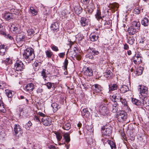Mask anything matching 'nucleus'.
I'll return each instance as SVG.
<instances>
[{
    "label": "nucleus",
    "mask_w": 149,
    "mask_h": 149,
    "mask_svg": "<svg viewBox=\"0 0 149 149\" xmlns=\"http://www.w3.org/2000/svg\"><path fill=\"white\" fill-rule=\"evenodd\" d=\"M3 17L5 19L8 21L13 18L12 14L10 13H6L4 14Z\"/></svg>",
    "instance_id": "nucleus-23"
},
{
    "label": "nucleus",
    "mask_w": 149,
    "mask_h": 149,
    "mask_svg": "<svg viewBox=\"0 0 149 149\" xmlns=\"http://www.w3.org/2000/svg\"><path fill=\"white\" fill-rule=\"evenodd\" d=\"M34 120L38 122L40 121L39 118L37 116H35L34 118Z\"/></svg>",
    "instance_id": "nucleus-63"
},
{
    "label": "nucleus",
    "mask_w": 149,
    "mask_h": 149,
    "mask_svg": "<svg viewBox=\"0 0 149 149\" xmlns=\"http://www.w3.org/2000/svg\"><path fill=\"white\" fill-rule=\"evenodd\" d=\"M143 71L142 67H139L137 68L134 71V73L136 76L141 75Z\"/></svg>",
    "instance_id": "nucleus-19"
},
{
    "label": "nucleus",
    "mask_w": 149,
    "mask_h": 149,
    "mask_svg": "<svg viewBox=\"0 0 149 149\" xmlns=\"http://www.w3.org/2000/svg\"><path fill=\"white\" fill-rule=\"evenodd\" d=\"M21 129L19 125L16 124L15 125L14 131L15 135L17 134L19 132L21 133Z\"/></svg>",
    "instance_id": "nucleus-24"
},
{
    "label": "nucleus",
    "mask_w": 149,
    "mask_h": 149,
    "mask_svg": "<svg viewBox=\"0 0 149 149\" xmlns=\"http://www.w3.org/2000/svg\"><path fill=\"white\" fill-rule=\"evenodd\" d=\"M120 102L122 104V107L123 109H128L129 107L127 102L125 99L122 98Z\"/></svg>",
    "instance_id": "nucleus-16"
},
{
    "label": "nucleus",
    "mask_w": 149,
    "mask_h": 149,
    "mask_svg": "<svg viewBox=\"0 0 149 149\" xmlns=\"http://www.w3.org/2000/svg\"><path fill=\"white\" fill-rule=\"evenodd\" d=\"M141 103L140 105L144 107L149 106V101L147 99L146 97H144L143 99H141Z\"/></svg>",
    "instance_id": "nucleus-18"
},
{
    "label": "nucleus",
    "mask_w": 149,
    "mask_h": 149,
    "mask_svg": "<svg viewBox=\"0 0 149 149\" xmlns=\"http://www.w3.org/2000/svg\"><path fill=\"white\" fill-rule=\"evenodd\" d=\"M23 56L26 61L29 62L32 61L35 57L34 53H33L32 50L29 48H27L24 50Z\"/></svg>",
    "instance_id": "nucleus-1"
},
{
    "label": "nucleus",
    "mask_w": 149,
    "mask_h": 149,
    "mask_svg": "<svg viewBox=\"0 0 149 149\" xmlns=\"http://www.w3.org/2000/svg\"><path fill=\"white\" fill-rule=\"evenodd\" d=\"M62 127L63 129L68 130L71 128V125L70 123H66L63 124Z\"/></svg>",
    "instance_id": "nucleus-35"
},
{
    "label": "nucleus",
    "mask_w": 149,
    "mask_h": 149,
    "mask_svg": "<svg viewBox=\"0 0 149 149\" xmlns=\"http://www.w3.org/2000/svg\"><path fill=\"white\" fill-rule=\"evenodd\" d=\"M132 103L136 105H140L141 103V100L135 98H132Z\"/></svg>",
    "instance_id": "nucleus-39"
},
{
    "label": "nucleus",
    "mask_w": 149,
    "mask_h": 149,
    "mask_svg": "<svg viewBox=\"0 0 149 149\" xmlns=\"http://www.w3.org/2000/svg\"><path fill=\"white\" fill-rule=\"evenodd\" d=\"M27 32L28 33V35L30 36H32V35H33L35 33L33 29H29L27 30Z\"/></svg>",
    "instance_id": "nucleus-45"
},
{
    "label": "nucleus",
    "mask_w": 149,
    "mask_h": 149,
    "mask_svg": "<svg viewBox=\"0 0 149 149\" xmlns=\"http://www.w3.org/2000/svg\"><path fill=\"white\" fill-rule=\"evenodd\" d=\"M8 49L7 46L1 45H0V55L3 56L5 55Z\"/></svg>",
    "instance_id": "nucleus-12"
},
{
    "label": "nucleus",
    "mask_w": 149,
    "mask_h": 149,
    "mask_svg": "<svg viewBox=\"0 0 149 149\" xmlns=\"http://www.w3.org/2000/svg\"><path fill=\"white\" fill-rule=\"evenodd\" d=\"M51 49L53 50L55 52H57L59 50L58 47L54 45H53L51 47Z\"/></svg>",
    "instance_id": "nucleus-52"
},
{
    "label": "nucleus",
    "mask_w": 149,
    "mask_h": 149,
    "mask_svg": "<svg viewBox=\"0 0 149 149\" xmlns=\"http://www.w3.org/2000/svg\"><path fill=\"white\" fill-rule=\"evenodd\" d=\"M45 71L46 70L43 69L41 73V75L45 80H46V79L45 78L47 77Z\"/></svg>",
    "instance_id": "nucleus-49"
},
{
    "label": "nucleus",
    "mask_w": 149,
    "mask_h": 149,
    "mask_svg": "<svg viewBox=\"0 0 149 149\" xmlns=\"http://www.w3.org/2000/svg\"><path fill=\"white\" fill-rule=\"evenodd\" d=\"M55 134L56 135L58 140V141H60L62 138V136L61 134L58 132H56Z\"/></svg>",
    "instance_id": "nucleus-48"
},
{
    "label": "nucleus",
    "mask_w": 149,
    "mask_h": 149,
    "mask_svg": "<svg viewBox=\"0 0 149 149\" xmlns=\"http://www.w3.org/2000/svg\"><path fill=\"white\" fill-rule=\"evenodd\" d=\"M110 7L114 11L117 10L119 7L118 4L116 3H114L111 4L110 5Z\"/></svg>",
    "instance_id": "nucleus-27"
},
{
    "label": "nucleus",
    "mask_w": 149,
    "mask_h": 149,
    "mask_svg": "<svg viewBox=\"0 0 149 149\" xmlns=\"http://www.w3.org/2000/svg\"><path fill=\"white\" fill-rule=\"evenodd\" d=\"M98 38V36H96L94 34H91L90 36V40L93 42L97 40Z\"/></svg>",
    "instance_id": "nucleus-37"
},
{
    "label": "nucleus",
    "mask_w": 149,
    "mask_h": 149,
    "mask_svg": "<svg viewBox=\"0 0 149 149\" xmlns=\"http://www.w3.org/2000/svg\"><path fill=\"white\" fill-rule=\"evenodd\" d=\"M65 55V53L63 52L59 53L58 55L61 58H63Z\"/></svg>",
    "instance_id": "nucleus-61"
},
{
    "label": "nucleus",
    "mask_w": 149,
    "mask_h": 149,
    "mask_svg": "<svg viewBox=\"0 0 149 149\" xmlns=\"http://www.w3.org/2000/svg\"><path fill=\"white\" fill-rule=\"evenodd\" d=\"M118 104L117 103H114L112 105V109L111 111L113 113L117 112L118 109Z\"/></svg>",
    "instance_id": "nucleus-32"
},
{
    "label": "nucleus",
    "mask_w": 149,
    "mask_h": 149,
    "mask_svg": "<svg viewBox=\"0 0 149 149\" xmlns=\"http://www.w3.org/2000/svg\"><path fill=\"white\" fill-rule=\"evenodd\" d=\"M149 22L148 19L146 17H144L141 21V24L145 26L148 25Z\"/></svg>",
    "instance_id": "nucleus-34"
},
{
    "label": "nucleus",
    "mask_w": 149,
    "mask_h": 149,
    "mask_svg": "<svg viewBox=\"0 0 149 149\" xmlns=\"http://www.w3.org/2000/svg\"><path fill=\"white\" fill-rule=\"evenodd\" d=\"M116 117L119 121H124L127 118V113L123 111H119L116 113Z\"/></svg>",
    "instance_id": "nucleus-2"
},
{
    "label": "nucleus",
    "mask_w": 149,
    "mask_h": 149,
    "mask_svg": "<svg viewBox=\"0 0 149 149\" xmlns=\"http://www.w3.org/2000/svg\"><path fill=\"white\" fill-rule=\"evenodd\" d=\"M52 84L50 82H47L46 84H45L46 85L48 89H50L52 86Z\"/></svg>",
    "instance_id": "nucleus-54"
},
{
    "label": "nucleus",
    "mask_w": 149,
    "mask_h": 149,
    "mask_svg": "<svg viewBox=\"0 0 149 149\" xmlns=\"http://www.w3.org/2000/svg\"><path fill=\"white\" fill-rule=\"evenodd\" d=\"M140 24L139 22L133 21L132 23L131 26L136 29H140Z\"/></svg>",
    "instance_id": "nucleus-22"
},
{
    "label": "nucleus",
    "mask_w": 149,
    "mask_h": 149,
    "mask_svg": "<svg viewBox=\"0 0 149 149\" xmlns=\"http://www.w3.org/2000/svg\"><path fill=\"white\" fill-rule=\"evenodd\" d=\"M41 120L43 124L45 126H49L52 123L51 118L47 116L43 117L41 119Z\"/></svg>",
    "instance_id": "nucleus-7"
},
{
    "label": "nucleus",
    "mask_w": 149,
    "mask_h": 149,
    "mask_svg": "<svg viewBox=\"0 0 149 149\" xmlns=\"http://www.w3.org/2000/svg\"><path fill=\"white\" fill-rule=\"evenodd\" d=\"M109 90L110 91H113L117 90L118 88V86L116 84L111 85V86L110 84L109 85Z\"/></svg>",
    "instance_id": "nucleus-33"
},
{
    "label": "nucleus",
    "mask_w": 149,
    "mask_h": 149,
    "mask_svg": "<svg viewBox=\"0 0 149 149\" xmlns=\"http://www.w3.org/2000/svg\"><path fill=\"white\" fill-rule=\"evenodd\" d=\"M43 91V89L41 88H39L37 90L36 92L38 93H41Z\"/></svg>",
    "instance_id": "nucleus-60"
},
{
    "label": "nucleus",
    "mask_w": 149,
    "mask_h": 149,
    "mask_svg": "<svg viewBox=\"0 0 149 149\" xmlns=\"http://www.w3.org/2000/svg\"><path fill=\"white\" fill-rule=\"evenodd\" d=\"M129 46L128 45L126 44L125 43L124 45V48L125 49H129Z\"/></svg>",
    "instance_id": "nucleus-64"
},
{
    "label": "nucleus",
    "mask_w": 149,
    "mask_h": 149,
    "mask_svg": "<svg viewBox=\"0 0 149 149\" xmlns=\"http://www.w3.org/2000/svg\"><path fill=\"white\" fill-rule=\"evenodd\" d=\"M90 112L88 111L87 108H85L83 109L82 111V114L83 116L86 117H88L89 115Z\"/></svg>",
    "instance_id": "nucleus-30"
},
{
    "label": "nucleus",
    "mask_w": 149,
    "mask_h": 149,
    "mask_svg": "<svg viewBox=\"0 0 149 149\" xmlns=\"http://www.w3.org/2000/svg\"><path fill=\"white\" fill-rule=\"evenodd\" d=\"M75 13L77 15L80 14L82 12V8L80 6H75L74 8Z\"/></svg>",
    "instance_id": "nucleus-21"
},
{
    "label": "nucleus",
    "mask_w": 149,
    "mask_h": 149,
    "mask_svg": "<svg viewBox=\"0 0 149 149\" xmlns=\"http://www.w3.org/2000/svg\"><path fill=\"white\" fill-rule=\"evenodd\" d=\"M19 25L17 23H14L12 24L10 29L14 33H18L19 31Z\"/></svg>",
    "instance_id": "nucleus-8"
},
{
    "label": "nucleus",
    "mask_w": 149,
    "mask_h": 149,
    "mask_svg": "<svg viewBox=\"0 0 149 149\" xmlns=\"http://www.w3.org/2000/svg\"><path fill=\"white\" fill-rule=\"evenodd\" d=\"M0 34L3 35L5 34V33L4 32V29H0Z\"/></svg>",
    "instance_id": "nucleus-62"
},
{
    "label": "nucleus",
    "mask_w": 149,
    "mask_h": 149,
    "mask_svg": "<svg viewBox=\"0 0 149 149\" xmlns=\"http://www.w3.org/2000/svg\"><path fill=\"white\" fill-rule=\"evenodd\" d=\"M134 39L133 37H130L128 39V43L132 45L134 43Z\"/></svg>",
    "instance_id": "nucleus-46"
},
{
    "label": "nucleus",
    "mask_w": 149,
    "mask_h": 149,
    "mask_svg": "<svg viewBox=\"0 0 149 149\" xmlns=\"http://www.w3.org/2000/svg\"><path fill=\"white\" fill-rule=\"evenodd\" d=\"M133 61L136 64H137L138 63H139L142 62L141 58H137L136 57L133 58Z\"/></svg>",
    "instance_id": "nucleus-42"
},
{
    "label": "nucleus",
    "mask_w": 149,
    "mask_h": 149,
    "mask_svg": "<svg viewBox=\"0 0 149 149\" xmlns=\"http://www.w3.org/2000/svg\"><path fill=\"white\" fill-rule=\"evenodd\" d=\"M139 41L140 43L143 44L145 43V41H146V38L144 37H141L139 39Z\"/></svg>",
    "instance_id": "nucleus-50"
},
{
    "label": "nucleus",
    "mask_w": 149,
    "mask_h": 149,
    "mask_svg": "<svg viewBox=\"0 0 149 149\" xmlns=\"http://www.w3.org/2000/svg\"><path fill=\"white\" fill-rule=\"evenodd\" d=\"M16 70L17 71L22 70L24 68V65L22 62L18 60L16 62L15 65Z\"/></svg>",
    "instance_id": "nucleus-6"
},
{
    "label": "nucleus",
    "mask_w": 149,
    "mask_h": 149,
    "mask_svg": "<svg viewBox=\"0 0 149 149\" xmlns=\"http://www.w3.org/2000/svg\"><path fill=\"white\" fill-rule=\"evenodd\" d=\"M84 74L88 76H92L93 75V71L91 68H87L84 72Z\"/></svg>",
    "instance_id": "nucleus-25"
},
{
    "label": "nucleus",
    "mask_w": 149,
    "mask_h": 149,
    "mask_svg": "<svg viewBox=\"0 0 149 149\" xmlns=\"http://www.w3.org/2000/svg\"><path fill=\"white\" fill-rule=\"evenodd\" d=\"M102 141L103 142L104 144L105 143H108L109 144L111 147V149H116V146L115 143L109 139H102Z\"/></svg>",
    "instance_id": "nucleus-9"
},
{
    "label": "nucleus",
    "mask_w": 149,
    "mask_h": 149,
    "mask_svg": "<svg viewBox=\"0 0 149 149\" xmlns=\"http://www.w3.org/2000/svg\"><path fill=\"white\" fill-rule=\"evenodd\" d=\"M6 62L8 63L11 64L12 63V60L10 58H6L5 60Z\"/></svg>",
    "instance_id": "nucleus-57"
},
{
    "label": "nucleus",
    "mask_w": 149,
    "mask_h": 149,
    "mask_svg": "<svg viewBox=\"0 0 149 149\" xmlns=\"http://www.w3.org/2000/svg\"><path fill=\"white\" fill-rule=\"evenodd\" d=\"M0 111L3 113H5L6 112V110L3 104L2 101L0 99Z\"/></svg>",
    "instance_id": "nucleus-36"
},
{
    "label": "nucleus",
    "mask_w": 149,
    "mask_h": 149,
    "mask_svg": "<svg viewBox=\"0 0 149 149\" xmlns=\"http://www.w3.org/2000/svg\"><path fill=\"white\" fill-rule=\"evenodd\" d=\"M91 52L94 55H97L99 54V52L94 48H91Z\"/></svg>",
    "instance_id": "nucleus-43"
},
{
    "label": "nucleus",
    "mask_w": 149,
    "mask_h": 149,
    "mask_svg": "<svg viewBox=\"0 0 149 149\" xmlns=\"http://www.w3.org/2000/svg\"><path fill=\"white\" fill-rule=\"evenodd\" d=\"M30 12L33 16L37 14V11L33 7H31L30 8Z\"/></svg>",
    "instance_id": "nucleus-41"
},
{
    "label": "nucleus",
    "mask_w": 149,
    "mask_h": 149,
    "mask_svg": "<svg viewBox=\"0 0 149 149\" xmlns=\"http://www.w3.org/2000/svg\"><path fill=\"white\" fill-rule=\"evenodd\" d=\"M34 88V84L32 83H29L26 85L24 89L26 91L30 93L33 91Z\"/></svg>",
    "instance_id": "nucleus-11"
},
{
    "label": "nucleus",
    "mask_w": 149,
    "mask_h": 149,
    "mask_svg": "<svg viewBox=\"0 0 149 149\" xmlns=\"http://www.w3.org/2000/svg\"><path fill=\"white\" fill-rule=\"evenodd\" d=\"M45 54L47 57L48 58H51L53 55V53L50 50L46 51Z\"/></svg>",
    "instance_id": "nucleus-40"
},
{
    "label": "nucleus",
    "mask_w": 149,
    "mask_h": 149,
    "mask_svg": "<svg viewBox=\"0 0 149 149\" xmlns=\"http://www.w3.org/2000/svg\"><path fill=\"white\" fill-rule=\"evenodd\" d=\"M95 17L96 18L98 21H99L100 20H101V21L102 22V18L101 16V12L100 10L97 9L96 13L95 15Z\"/></svg>",
    "instance_id": "nucleus-20"
},
{
    "label": "nucleus",
    "mask_w": 149,
    "mask_h": 149,
    "mask_svg": "<svg viewBox=\"0 0 149 149\" xmlns=\"http://www.w3.org/2000/svg\"><path fill=\"white\" fill-rule=\"evenodd\" d=\"M86 10V13H91L93 12V11L90 8H88V7L87 6Z\"/></svg>",
    "instance_id": "nucleus-58"
},
{
    "label": "nucleus",
    "mask_w": 149,
    "mask_h": 149,
    "mask_svg": "<svg viewBox=\"0 0 149 149\" xmlns=\"http://www.w3.org/2000/svg\"><path fill=\"white\" fill-rule=\"evenodd\" d=\"M99 111L101 114L104 116L105 115L108 113V109L107 107L103 105L100 107Z\"/></svg>",
    "instance_id": "nucleus-13"
},
{
    "label": "nucleus",
    "mask_w": 149,
    "mask_h": 149,
    "mask_svg": "<svg viewBox=\"0 0 149 149\" xmlns=\"http://www.w3.org/2000/svg\"><path fill=\"white\" fill-rule=\"evenodd\" d=\"M129 90V88L128 86L125 85H123L120 88V91L122 93H124Z\"/></svg>",
    "instance_id": "nucleus-29"
},
{
    "label": "nucleus",
    "mask_w": 149,
    "mask_h": 149,
    "mask_svg": "<svg viewBox=\"0 0 149 149\" xmlns=\"http://www.w3.org/2000/svg\"><path fill=\"white\" fill-rule=\"evenodd\" d=\"M106 74L107 75L106 77L107 78H112V73L110 70H108L106 72Z\"/></svg>",
    "instance_id": "nucleus-44"
},
{
    "label": "nucleus",
    "mask_w": 149,
    "mask_h": 149,
    "mask_svg": "<svg viewBox=\"0 0 149 149\" xmlns=\"http://www.w3.org/2000/svg\"><path fill=\"white\" fill-rule=\"evenodd\" d=\"M68 61L67 60V59L66 58L65 59L64 62V63L65 70L66 69H67V65H68Z\"/></svg>",
    "instance_id": "nucleus-51"
},
{
    "label": "nucleus",
    "mask_w": 149,
    "mask_h": 149,
    "mask_svg": "<svg viewBox=\"0 0 149 149\" xmlns=\"http://www.w3.org/2000/svg\"><path fill=\"white\" fill-rule=\"evenodd\" d=\"M106 126H104L102 128V135L103 137L105 136H109L111 133V129L110 128H107Z\"/></svg>",
    "instance_id": "nucleus-5"
},
{
    "label": "nucleus",
    "mask_w": 149,
    "mask_h": 149,
    "mask_svg": "<svg viewBox=\"0 0 149 149\" xmlns=\"http://www.w3.org/2000/svg\"><path fill=\"white\" fill-rule=\"evenodd\" d=\"M136 29L130 26L127 30V31L130 35H134L136 32Z\"/></svg>",
    "instance_id": "nucleus-28"
},
{
    "label": "nucleus",
    "mask_w": 149,
    "mask_h": 149,
    "mask_svg": "<svg viewBox=\"0 0 149 149\" xmlns=\"http://www.w3.org/2000/svg\"><path fill=\"white\" fill-rule=\"evenodd\" d=\"M5 93L8 97L11 98L12 97L13 93L11 91L6 89L5 90Z\"/></svg>",
    "instance_id": "nucleus-38"
},
{
    "label": "nucleus",
    "mask_w": 149,
    "mask_h": 149,
    "mask_svg": "<svg viewBox=\"0 0 149 149\" xmlns=\"http://www.w3.org/2000/svg\"><path fill=\"white\" fill-rule=\"evenodd\" d=\"M51 107L53 108L54 112H56L60 107L59 105L56 103L52 104Z\"/></svg>",
    "instance_id": "nucleus-26"
},
{
    "label": "nucleus",
    "mask_w": 149,
    "mask_h": 149,
    "mask_svg": "<svg viewBox=\"0 0 149 149\" xmlns=\"http://www.w3.org/2000/svg\"><path fill=\"white\" fill-rule=\"evenodd\" d=\"M26 37V36L24 34L20 33L17 35L16 38L17 43L20 46H21L20 45H22L23 42L25 40Z\"/></svg>",
    "instance_id": "nucleus-4"
},
{
    "label": "nucleus",
    "mask_w": 149,
    "mask_h": 149,
    "mask_svg": "<svg viewBox=\"0 0 149 149\" xmlns=\"http://www.w3.org/2000/svg\"><path fill=\"white\" fill-rule=\"evenodd\" d=\"M92 87L93 91L96 93H99L102 91V87L98 84H96L93 85L92 86Z\"/></svg>",
    "instance_id": "nucleus-14"
},
{
    "label": "nucleus",
    "mask_w": 149,
    "mask_h": 149,
    "mask_svg": "<svg viewBox=\"0 0 149 149\" xmlns=\"http://www.w3.org/2000/svg\"><path fill=\"white\" fill-rule=\"evenodd\" d=\"M90 0H81V2L83 4L86 5L89 2Z\"/></svg>",
    "instance_id": "nucleus-56"
},
{
    "label": "nucleus",
    "mask_w": 149,
    "mask_h": 149,
    "mask_svg": "<svg viewBox=\"0 0 149 149\" xmlns=\"http://www.w3.org/2000/svg\"><path fill=\"white\" fill-rule=\"evenodd\" d=\"M74 56L76 58V59L78 60H80L81 58V57L79 54H76L74 55Z\"/></svg>",
    "instance_id": "nucleus-55"
},
{
    "label": "nucleus",
    "mask_w": 149,
    "mask_h": 149,
    "mask_svg": "<svg viewBox=\"0 0 149 149\" xmlns=\"http://www.w3.org/2000/svg\"><path fill=\"white\" fill-rule=\"evenodd\" d=\"M51 28L53 31L57 32L59 30V26L57 22H54L51 26Z\"/></svg>",
    "instance_id": "nucleus-15"
},
{
    "label": "nucleus",
    "mask_w": 149,
    "mask_h": 149,
    "mask_svg": "<svg viewBox=\"0 0 149 149\" xmlns=\"http://www.w3.org/2000/svg\"><path fill=\"white\" fill-rule=\"evenodd\" d=\"M88 6V8H90L93 11L94 9L95 8V6L94 4L93 3H90V4Z\"/></svg>",
    "instance_id": "nucleus-53"
},
{
    "label": "nucleus",
    "mask_w": 149,
    "mask_h": 149,
    "mask_svg": "<svg viewBox=\"0 0 149 149\" xmlns=\"http://www.w3.org/2000/svg\"><path fill=\"white\" fill-rule=\"evenodd\" d=\"M63 137L65 140V141L68 143L70 140V136L69 134L65 133L63 135Z\"/></svg>",
    "instance_id": "nucleus-31"
},
{
    "label": "nucleus",
    "mask_w": 149,
    "mask_h": 149,
    "mask_svg": "<svg viewBox=\"0 0 149 149\" xmlns=\"http://www.w3.org/2000/svg\"><path fill=\"white\" fill-rule=\"evenodd\" d=\"M139 86V91H140V94L141 95L144 97H147L148 95L147 88L142 85H140Z\"/></svg>",
    "instance_id": "nucleus-3"
},
{
    "label": "nucleus",
    "mask_w": 149,
    "mask_h": 149,
    "mask_svg": "<svg viewBox=\"0 0 149 149\" xmlns=\"http://www.w3.org/2000/svg\"><path fill=\"white\" fill-rule=\"evenodd\" d=\"M134 12L135 13L138 14L140 13V10L139 8H136L134 10Z\"/></svg>",
    "instance_id": "nucleus-59"
},
{
    "label": "nucleus",
    "mask_w": 149,
    "mask_h": 149,
    "mask_svg": "<svg viewBox=\"0 0 149 149\" xmlns=\"http://www.w3.org/2000/svg\"><path fill=\"white\" fill-rule=\"evenodd\" d=\"M122 98V97H121L119 93H116L111 98V100L115 103H117V102L120 101Z\"/></svg>",
    "instance_id": "nucleus-10"
},
{
    "label": "nucleus",
    "mask_w": 149,
    "mask_h": 149,
    "mask_svg": "<svg viewBox=\"0 0 149 149\" xmlns=\"http://www.w3.org/2000/svg\"><path fill=\"white\" fill-rule=\"evenodd\" d=\"M32 124L31 122L29 121L25 125V128L28 130H29L30 128V127L32 125Z\"/></svg>",
    "instance_id": "nucleus-47"
},
{
    "label": "nucleus",
    "mask_w": 149,
    "mask_h": 149,
    "mask_svg": "<svg viewBox=\"0 0 149 149\" xmlns=\"http://www.w3.org/2000/svg\"><path fill=\"white\" fill-rule=\"evenodd\" d=\"M81 25L82 26H87L88 24V20L84 17H81L80 20Z\"/></svg>",
    "instance_id": "nucleus-17"
}]
</instances>
